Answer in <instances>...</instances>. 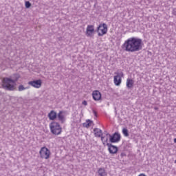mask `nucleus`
<instances>
[{
    "label": "nucleus",
    "mask_w": 176,
    "mask_h": 176,
    "mask_svg": "<svg viewBox=\"0 0 176 176\" xmlns=\"http://www.w3.org/2000/svg\"><path fill=\"white\" fill-rule=\"evenodd\" d=\"M108 136L106 134V136H101V141L103 144V145H105V144H107V142H108Z\"/></svg>",
    "instance_id": "nucleus-17"
},
{
    "label": "nucleus",
    "mask_w": 176,
    "mask_h": 176,
    "mask_svg": "<svg viewBox=\"0 0 176 176\" xmlns=\"http://www.w3.org/2000/svg\"><path fill=\"white\" fill-rule=\"evenodd\" d=\"M98 174L100 176H105L107 175V173H105V169L100 168L98 170Z\"/></svg>",
    "instance_id": "nucleus-18"
},
{
    "label": "nucleus",
    "mask_w": 176,
    "mask_h": 176,
    "mask_svg": "<svg viewBox=\"0 0 176 176\" xmlns=\"http://www.w3.org/2000/svg\"><path fill=\"white\" fill-rule=\"evenodd\" d=\"M14 78H3L1 79V86L5 90H8L9 91H13L16 90V82L20 78L19 74H14Z\"/></svg>",
    "instance_id": "nucleus-2"
},
{
    "label": "nucleus",
    "mask_w": 176,
    "mask_h": 176,
    "mask_svg": "<svg viewBox=\"0 0 176 176\" xmlns=\"http://www.w3.org/2000/svg\"><path fill=\"white\" fill-rule=\"evenodd\" d=\"M39 155L41 159L47 160L49 157H50V150L46 147H42L40 149Z\"/></svg>",
    "instance_id": "nucleus-5"
},
{
    "label": "nucleus",
    "mask_w": 176,
    "mask_h": 176,
    "mask_svg": "<svg viewBox=\"0 0 176 176\" xmlns=\"http://www.w3.org/2000/svg\"><path fill=\"white\" fill-rule=\"evenodd\" d=\"M107 146H108V151L109 152V153H111V155H115L116 153H118V147L116 146H113L109 143L107 144Z\"/></svg>",
    "instance_id": "nucleus-9"
},
{
    "label": "nucleus",
    "mask_w": 176,
    "mask_h": 176,
    "mask_svg": "<svg viewBox=\"0 0 176 176\" xmlns=\"http://www.w3.org/2000/svg\"><path fill=\"white\" fill-rule=\"evenodd\" d=\"M50 120H55L57 118V113L54 110H52L48 114Z\"/></svg>",
    "instance_id": "nucleus-14"
},
{
    "label": "nucleus",
    "mask_w": 176,
    "mask_h": 176,
    "mask_svg": "<svg viewBox=\"0 0 176 176\" xmlns=\"http://www.w3.org/2000/svg\"><path fill=\"white\" fill-rule=\"evenodd\" d=\"M97 32L98 36H103V35H105V34L108 32V27L107 26V24H100L97 28Z\"/></svg>",
    "instance_id": "nucleus-4"
},
{
    "label": "nucleus",
    "mask_w": 176,
    "mask_h": 176,
    "mask_svg": "<svg viewBox=\"0 0 176 176\" xmlns=\"http://www.w3.org/2000/svg\"><path fill=\"white\" fill-rule=\"evenodd\" d=\"M107 135H109L110 142L115 144L116 142H119L120 141V134L118 132H116L113 135L109 133H107Z\"/></svg>",
    "instance_id": "nucleus-7"
},
{
    "label": "nucleus",
    "mask_w": 176,
    "mask_h": 176,
    "mask_svg": "<svg viewBox=\"0 0 176 176\" xmlns=\"http://www.w3.org/2000/svg\"><path fill=\"white\" fill-rule=\"evenodd\" d=\"M28 84L30 85V86H32V87H34V89H41L42 86V80H36L29 81Z\"/></svg>",
    "instance_id": "nucleus-8"
},
{
    "label": "nucleus",
    "mask_w": 176,
    "mask_h": 176,
    "mask_svg": "<svg viewBox=\"0 0 176 176\" xmlns=\"http://www.w3.org/2000/svg\"><path fill=\"white\" fill-rule=\"evenodd\" d=\"M122 134H124V137H129V130H127L126 128H124L122 129Z\"/></svg>",
    "instance_id": "nucleus-20"
},
{
    "label": "nucleus",
    "mask_w": 176,
    "mask_h": 176,
    "mask_svg": "<svg viewBox=\"0 0 176 176\" xmlns=\"http://www.w3.org/2000/svg\"><path fill=\"white\" fill-rule=\"evenodd\" d=\"M122 49L129 53H135L142 50V39L137 37L128 38L122 45Z\"/></svg>",
    "instance_id": "nucleus-1"
},
{
    "label": "nucleus",
    "mask_w": 176,
    "mask_h": 176,
    "mask_svg": "<svg viewBox=\"0 0 176 176\" xmlns=\"http://www.w3.org/2000/svg\"><path fill=\"white\" fill-rule=\"evenodd\" d=\"M31 7V3L30 1H26L25 2V8H28Z\"/></svg>",
    "instance_id": "nucleus-21"
},
{
    "label": "nucleus",
    "mask_w": 176,
    "mask_h": 176,
    "mask_svg": "<svg viewBox=\"0 0 176 176\" xmlns=\"http://www.w3.org/2000/svg\"><path fill=\"white\" fill-rule=\"evenodd\" d=\"M94 134L96 137H102V131L98 128H96L94 130Z\"/></svg>",
    "instance_id": "nucleus-15"
},
{
    "label": "nucleus",
    "mask_w": 176,
    "mask_h": 176,
    "mask_svg": "<svg viewBox=\"0 0 176 176\" xmlns=\"http://www.w3.org/2000/svg\"><path fill=\"white\" fill-rule=\"evenodd\" d=\"M50 129L51 133L54 134V135H60L63 132V129L58 122H52L50 124Z\"/></svg>",
    "instance_id": "nucleus-3"
},
{
    "label": "nucleus",
    "mask_w": 176,
    "mask_h": 176,
    "mask_svg": "<svg viewBox=\"0 0 176 176\" xmlns=\"http://www.w3.org/2000/svg\"><path fill=\"white\" fill-rule=\"evenodd\" d=\"M138 176H146V175H145V174H144V173H141Z\"/></svg>",
    "instance_id": "nucleus-24"
},
{
    "label": "nucleus",
    "mask_w": 176,
    "mask_h": 176,
    "mask_svg": "<svg viewBox=\"0 0 176 176\" xmlns=\"http://www.w3.org/2000/svg\"><path fill=\"white\" fill-rule=\"evenodd\" d=\"M94 34V26L93 25H88L86 30L87 36H93Z\"/></svg>",
    "instance_id": "nucleus-10"
},
{
    "label": "nucleus",
    "mask_w": 176,
    "mask_h": 176,
    "mask_svg": "<svg viewBox=\"0 0 176 176\" xmlns=\"http://www.w3.org/2000/svg\"><path fill=\"white\" fill-rule=\"evenodd\" d=\"M93 123L92 121L90 120H87L85 123L83 124L84 127H87V129H89L91 126V124Z\"/></svg>",
    "instance_id": "nucleus-16"
},
{
    "label": "nucleus",
    "mask_w": 176,
    "mask_h": 176,
    "mask_svg": "<svg viewBox=\"0 0 176 176\" xmlns=\"http://www.w3.org/2000/svg\"><path fill=\"white\" fill-rule=\"evenodd\" d=\"M92 97L94 101H100L101 100V92L98 90L92 92Z\"/></svg>",
    "instance_id": "nucleus-11"
},
{
    "label": "nucleus",
    "mask_w": 176,
    "mask_h": 176,
    "mask_svg": "<svg viewBox=\"0 0 176 176\" xmlns=\"http://www.w3.org/2000/svg\"><path fill=\"white\" fill-rule=\"evenodd\" d=\"M154 109H155V111H156V110L159 109V108L155 107Z\"/></svg>",
    "instance_id": "nucleus-25"
},
{
    "label": "nucleus",
    "mask_w": 176,
    "mask_h": 176,
    "mask_svg": "<svg viewBox=\"0 0 176 176\" xmlns=\"http://www.w3.org/2000/svg\"><path fill=\"white\" fill-rule=\"evenodd\" d=\"M57 117L59 122H61V123H64V122H65V115L64 114V111H59Z\"/></svg>",
    "instance_id": "nucleus-13"
},
{
    "label": "nucleus",
    "mask_w": 176,
    "mask_h": 176,
    "mask_svg": "<svg viewBox=\"0 0 176 176\" xmlns=\"http://www.w3.org/2000/svg\"><path fill=\"white\" fill-rule=\"evenodd\" d=\"M113 82L116 86H120L122 83V78H123V72H115Z\"/></svg>",
    "instance_id": "nucleus-6"
},
{
    "label": "nucleus",
    "mask_w": 176,
    "mask_h": 176,
    "mask_svg": "<svg viewBox=\"0 0 176 176\" xmlns=\"http://www.w3.org/2000/svg\"><path fill=\"white\" fill-rule=\"evenodd\" d=\"M93 113H94V115L95 116H97V112L96 111H93Z\"/></svg>",
    "instance_id": "nucleus-23"
},
{
    "label": "nucleus",
    "mask_w": 176,
    "mask_h": 176,
    "mask_svg": "<svg viewBox=\"0 0 176 176\" xmlns=\"http://www.w3.org/2000/svg\"><path fill=\"white\" fill-rule=\"evenodd\" d=\"M82 105H87V102L86 100L82 101Z\"/></svg>",
    "instance_id": "nucleus-22"
},
{
    "label": "nucleus",
    "mask_w": 176,
    "mask_h": 176,
    "mask_svg": "<svg viewBox=\"0 0 176 176\" xmlns=\"http://www.w3.org/2000/svg\"><path fill=\"white\" fill-rule=\"evenodd\" d=\"M175 163H176V160H175Z\"/></svg>",
    "instance_id": "nucleus-26"
},
{
    "label": "nucleus",
    "mask_w": 176,
    "mask_h": 176,
    "mask_svg": "<svg viewBox=\"0 0 176 176\" xmlns=\"http://www.w3.org/2000/svg\"><path fill=\"white\" fill-rule=\"evenodd\" d=\"M126 86L127 89H131L134 86V80L131 78L126 79Z\"/></svg>",
    "instance_id": "nucleus-12"
},
{
    "label": "nucleus",
    "mask_w": 176,
    "mask_h": 176,
    "mask_svg": "<svg viewBox=\"0 0 176 176\" xmlns=\"http://www.w3.org/2000/svg\"><path fill=\"white\" fill-rule=\"evenodd\" d=\"M28 89H30V87H25L23 85H19L18 87L19 91H24V90H28Z\"/></svg>",
    "instance_id": "nucleus-19"
}]
</instances>
